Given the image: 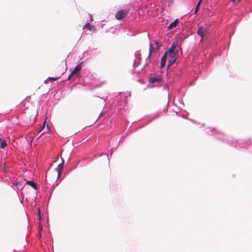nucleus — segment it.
Returning <instances> with one entry per match:
<instances>
[{
	"instance_id": "f257e3e1",
	"label": "nucleus",
	"mask_w": 252,
	"mask_h": 252,
	"mask_svg": "<svg viewBox=\"0 0 252 252\" xmlns=\"http://www.w3.org/2000/svg\"><path fill=\"white\" fill-rule=\"evenodd\" d=\"M197 34L201 37L200 41L206 40L210 33L209 29L203 26H200L197 31Z\"/></svg>"
},
{
	"instance_id": "f03ea898",
	"label": "nucleus",
	"mask_w": 252,
	"mask_h": 252,
	"mask_svg": "<svg viewBox=\"0 0 252 252\" xmlns=\"http://www.w3.org/2000/svg\"><path fill=\"white\" fill-rule=\"evenodd\" d=\"M128 13L127 10H119L116 12L115 17L118 20H122L127 16Z\"/></svg>"
},
{
	"instance_id": "7ed1b4c3",
	"label": "nucleus",
	"mask_w": 252,
	"mask_h": 252,
	"mask_svg": "<svg viewBox=\"0 0 252 252\" xmlns=\"http://www.w3.org/2000/svg\"><path fill=\"white\" fill-rule=\"evenodd\" d=\"M177 54L175 53H168L167 58L168 59V67L171 66L176 61Z\"/></svg>"
},
{
	"instance_id": "20e7f679",
	"label": "nucleus",
	"mask_w": 252,
	"mask_h": 252,
	"mask_svg": "<svg viewBox=\"0 0 252 252\" xmlns=\"http://www.w3.org/2000/svg\"><path fill=\"white\" fill-rule=\"evenodd\" d=\"M81 69V64L79 63L77 65V66L74 68V69L72 71L71 73L69 75L68 77V80H70L71 78L74 75L76 74Z\"/></svg>"
},
{
	"instance_id": "39448f33",
	"label": "nucleus",
	"mask_w": 252,
	"mask_h": 252,
	"mask_svg": "<svg viewBox=\"0 0 252 252\" xmlns=\"http://www.w3.org/2000/svg\"><path fill=\"white\" fill-rule=\"evenodd\" d=\"M177 43L173 42L170 48L169 49L168 51H166L165 53H167V55H168V53H175L177 54L178 53V50H176V47H177Z\"/></svg>"
},
{
	"instance_id": "423d86ee",
	"label": "nucleus",
	"mask_w": 252,
	"mask_h": 252,
	"mask_svg": "<svg viewBox=\"0 0 252 252\" xmlns=\"http://www.w3.org/2000/svg\"><path fill=\"white\" fill-rule=\"evenodd\" d=\"M161 81V78L159 76L152 77L149 79V82L151 84L159 83Z\"/></svg>"
},
{
	"instance_id": "0eeeda50",
	"label": "nucleus",
	"mask_w": 252,
	"mask_h": 252,
	"mask_svg": "<svg viewBox=\"0 0 252 252\" xmlns=\"http://www.w3.org/2000/svg\"><path fill=\"white\" fill-rule=\"evenodd\" d=\"M167 58V53H165L161 59L160 68H163L165 64L166 59Z\"/></svg>"
},
{
	"instance_id": "6e6552de",
	"label": "nucleus",
	"mask_w": 252,
	"mask_h": 252,
	"mask_svg": "<svg viewBox=\"0 0 252 252\" xmlns=\"http://www.w3.org/2000/svg\"><path fill=\"white\" fill-rule=\"evenodd\" d=\"M84 28L87 29L88 30L90 31L91 32H95L96 29L94 26H92L89 23H86Z\"/></svg>"
},
{
	"instance_id": "1a4fd4ad",
	"label": "nucleus",
	"mask_w": 252,
	"mask_h": 252,
	"mask_svg": "<svg viewBox=\"0 0 252 252\" xmlns=\"http://www.w3.org/2000/svg\"><path fill=\"white\" fill-rule=\"evenodd\" d=\"M64 163V161L63 162V163H60L58 165L57 167V171H58V177H60L62 173V171L63 170V164Z\"/></svg>"
},
{
	"instance_id": "9d476101",
	"label": "nucleus",
	"mask_w": 252,
	"mask_h": 252,
	"mask_svg": "<svg viewBox=\"0 0 252 252\" xmlns=\"http://www.w3.org/2000/svg\"><path fill=\"white\" fill-rule=\"evenodd\" d=\"M178 23H179V20L178 19H177L168 26L167 29L168 30H171V29L176 27L177 26Z\"/></svg>"
},
{
	"instance_id": "9b49d317",
	"label": "nucleus",
	"mask_w": 252,
	"mask_h": 252,
	"mask_svg": "<svg viewBox=\"0 0 252 252\" xmlns=\"http://www.w3.org/2000/svg\"><path fill=\"white\" fill-rule=\"evenodd\" d=\"M7 146V144L5 140L3 139L1 141H0V147L1 149H4Z\"/></svg>"
},
{
	"instance_id": "f8f14e48",
	"label": "nucleus",
	"mask_w": 252,
	"mask_h": 252,
	"mask_svg": "<svg viewBox=\"0 0 252 252\" xmlns=\"http://www.w3.org/2000/svg\"><path fill=\"white\" fill-rule=\"evenodd\" d=\"M26 184L32 186L34 189H36V188H37L36 185L33 181H27Z\"/></svg>"
},
{
	"instance_id": "ddd939ff",
	"label": "nucleus",
	"mask_w": 252,
	"mask_h": 252,
	"mask_svg": "<svg viewBox=\"0 0 252 252\" xmlns=\"http://www.w3.org/2000/svg\"><path fill=\"white\" fill-rule=\"evenodd\" d=\"M202 1V0H199V1L198 2L197 5H196V7H195V10L194 11V14H196L198 12L199 6H200Z\"/></svg>"
},
{
	"instance_id": "4468645a",
	"label": "nucleus",
	"mask_w": 252,
	"mask_h": 252,
	"mask_svg": "<svg viewBox=\"0 0 252 252\" xmlns=\"http://www.w3.org/2000/svg\"><path fill=\"white\" fill-rule=\"evenodd\" d=\"M154 50H155L154 47L153 46V45L152 44H151L150 47V50H149V54L148 55V57L149 58H150V57L151 56L152 53L154 51Z\"/></svg>"
},
{
	"instance_id": "2eb2a0df",
	"label": "nucleus",
	"mask_w": 252,
	"mask_h": 252,
	"mask_svg": "<svg viewBox=\"0 0 252 252\" xmlns=\"http://www.w3.org/2000/svg\"><path fill=\"white\" fill-rule=\"evenodd\" d=\"M58 79V78H54V77H49L47 79H46L44 83L45 84L47 83H48V81L49 80H51V81H56L57 80V79Z\"/></svg>"
},
{
	"instance_id": "dca6fc26",
	"label": "nucleus",
	"mask_w": 252,
	"mask_h": 252,
	"mask_svg": "<svg viewBox=\"0 0 252 252\" xmlns=\"http://www.w3.org/2000/svg\"><path fill=\"white\" fill-rule=\"evenodd\" d=\"M103 156H104L105 157V158H106V162L109 164V157H108V154H103Z\"/></svg>"
},
{
	"instance_id": "f3484780",
	"label": "nucleus",
	"mask_w": 252,
	"mask_h": 252,
	"mask_svg": "<svg viewBox=\"0 0 252 252\" xmlns=\"http://www.w3.org/2000/svg\"><path fill=\"white\" fill-rule=\"evenodd\" d=\"M38 214H39V219H41L40 212L39 210H38Z\"/></svg>"
},
{
	"instance_id": "a211bd4d",
	"label": "nucleus",
	"mask_w": 252,
	"mask_h": 252,
	"mask_svg": "<svg viewBox=\"0 0 252 252\" xmlns=\"http://www.w3.org/2000/svg\"><path fill=\"white\" fill-rule=\"evenodd\" d=\"M156 43L157 44V46H158V47H159L160 46V45H158V44H159L158 42H156Z\"/></svg>"
},
{
	"instance_id": "6ab92c4d",
	"label": "nucleus",
	"mask_w": 252,
	"mask_h": 252,
	"mask_svg": "<svg viewBox=\"0 0 252 252\" xmlns=\"http://www.w3.org/2000/svg\"><path fill=\"white\" fill-rule=\"evenodd\" d=\"M232 2H233V3L235 2L236 0H231Z\"/></svg>"
},
{
	"instance_id": "aec40b11",
	"label": "nucleus",
	"mask_w": 252,
	"mask_h": 252,
	"mask_svg": "<svg viewBox=\"0 0 252 252\" xmlns=\"http://www.w3.org/2000/svg\"><path fill=\"white\" fill-rule=\"evenodd\" d=\"M2 138L1 137H0V141H1L2 140Z\"/></svg>"
}]
</instances>
